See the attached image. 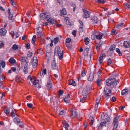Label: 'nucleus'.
Here are the masks:
<instances>
[{"mask_svg":"<svg viewBox=\"0 0 130 130\" xmlns=\"http://www.w3.org/2000/svg\"><path fill=\"white\" fill-rule=\"evenodd\" d=\"M119 117L118 116H116L115 117L113 122L118 121L117 120L119 119Z\"/></svg>","mask_w":130,"mask_h":130,"instance_id":"58","label":"nucleus"},{"mask_svg":"<svg viewBox=\"0 0 130 130\" xmlns=\"http://www.w3.org/2000/svg\"><path fill=\"white\" fill-rule=\"evenodd\" d=\"M117 34V32L116 31L115 29H113L111 31V34L112 35H113L115 34Z\"/></svg>","mask_w":130,"mask_h":130,"instance_id":"51","label":"nucleus"},{"mask_svg":"<svg viewBox=\"0 0 130 130\" xmlns=\"http://www.w3.org/2000/svg\"><path fill=\"white\" fill-rule=\"evenodd\" d=\"M106 96L105 97L106 99L107 100L109 98L110 95H111V94H105Z\"/></svg>","mask_w":130,"mask_h":130,"instance_id":"56","label":"nucleus"},{"mask_svg":"<svg viewBox=\"0 0 130 130\" xmlns=\"http://www.w3.org/2000/svg\"><path fill=\"white\" fill-rule=\"evenodd\" d=\"M116 80L115 78L108 79L106 81V85L104 88V91L105 94H111V86L112 85L113 87H115L117 84Z\"/></svg>","mask_w":130,"mask_h":130,"instance_id":"1","label":"nucleus"},{"mask_svg":"<svg viewBox=\"0 0 130 130\" xmlns=\"http://www.w3.org/2000/svg\"><path fill=\"white\" fill-rule=\"evenodd\" d=\"M4 44V42L3 41L0 42V48L3 47Z\"/></svg>","mask_w":130,"mask_h":130,"instance_id":"49","label":"nucleus"},{"mask_svg":"<svg viewBox=\"0 0 130 130\" xmlns=\"http://www.w3.org/2000/svg\"><path fill=\"white\" fill-rule=\"evenodd\" d=\"M112 63L111 59L110 58L107 61V64L109 65Z\"/></svg>","mask_w":130,"mask_h":130,"instance_id":"44","label":"nucleus"},{"mask_svg":"<svg viewBox=\"0 0 130 130\" xmlns=\"http://www.w3.org/2000/svg\"><path fill=\"white\" fill-rule=\"evenodd\" d=\"M89 41L90 39L86 37L85 38V42L86 44H88Z\"/></svg>","mask_w":130,"mask_h":130,"instance_id":"36","label":"nucleus"},{"mask_svg":"<svg viewBox=\"0 0 130 130\" xmlns=\"http://www.w3.org/2000/svg\"><path fill=\"white\" fill-rule=\"evenodd\" d=\"M76 31L75 30H74L72 32V34L74 35V37H75L76 36Z\"/></svg>","mask_w":130,"mask_h":130,"instance_id":"55","label":"nucleus"},{"mask_svg":"<svg viewBox=\"0 0 130 130\" xmlns=\"http://www.w3.org/2000/svg\"><path fill=\"white\" fill-rule=\"evenodd\" d=\"M42 49H40L38 50L37 51V53L38 54L39 53H42Z\"/></svg>","mask_w":130,"mask_h":130,"instance_id":"57","label":"nucleus"},{"mask_svg":"<svg viewBox=\"0 0 130 130\" xmlns=\"http://www.w3.org/2000/svg\"><path fill=\"white\" fill-rule=\"evenodd\" d=\"M113 123L114 124V126L113 128V129H116L118 125V122H113Z\"/></svg>","mask_w":130,"mask_h":130,"instance_id":"24","label":"nucleus"},{"mask_svg":"<svg viewBox=\"0 0 130 130\" xmlns=\"http://www.w3.org/2000/svg\"><path fill=\"white\" fill-rule=\"evenodd\" d=\"M116 100V98L114 97H113L111 98V101L113 102H114Z\"/></svg>","mask_w":130,"mask_h":130,"instance_id":"63","label":"nucleus"},{"mask_svg":"<svg viewBox=\"0 0 130 130\" xmlns=\"http://www.w3.org/2000/svg\"><path fill=\"white\" fill-rule=\"evenodd\" d=\"M70 97V95L69 94H67L65 97V98H64V99H68Z\"/></svg>","mask_w":130,"mask_h":130,"instance_id":"62","label":"nucleus"},{"mask_svg":"<svg viewBox=\"0 0 130 130\" xmlns=\"http://www.w3.org/2000/svg\"><path fill=\"white\" fill-rule=\"evenodd\" d=\"M52 69L53 70L57 69V67L56 66V64L54 60L52 63Z\"/></svg>","mask_w":130,"mask_h":130,"instance_id":"13","label":"nucleus"},{"mask_svg":"<svg viewBox=\"0 0 130 130\" xmlns=\"http://www.w3.org/2000/svg\"><path fill=\"white\" fill-rule=\"evenodd\" d=\"M11 116L12 117H14L15 116V114L13 110H12V111L11 113Z\"/></svg>","mask_w":130,"mask_h":130,"instance_id":"48","label":"nucleus"},{"mask_svg":"<svg viewBox=\"0 0 130 130\" xmlns=\"http://www.w3.org/2000/svg\"><path fill=\"white\" fill-rule=\"evenodd\" d=\"M82 94L83 96V98L84 99H85L86 98L87 95L88 94L87 89H84L83 91Z\"/></svg>","mask_w":130,"mask_h":130,"instance_id":"9","label":"nucleus"},{"mask_svg":"<svg viewBox=\"0 0 130 130\" xmlns=\"http://www.w3.org/2000/svg\"><path fill=\"white\" fill-rule=\"evenodd\" d=\"M12 48L14 50H16L18 49V47L16 44H14L12 46Z\"/></svg>","mask_w":130,"mask_h":130,"instance_id":"39","label":"nucleus"},{"mask_svg":"<svg viewBox=\"0 0 130 130\" xmlns=\"http://www.w3.org/2000/svg\"><path fill=\"white\" fill-rule=\"evenodd\" d=\"M103 59V55L102 54H101L100 55V57H99V61H100V63H101L102 62V60Z\"/></svg>","mask_w":130,"mask_h":130,"instance_id":"35","label":"nucleus"},{"mask_svg":"<svg viewBox=\"0 0 130 130\" xmlns=\"http://www.w3.org/2000/svg\"><path fill=\"white\" fill-rule=\"evenodd\" d=\"M63 92V91L61 90H59L58 91V94L59 95H62Z\"/></svg>","mask_w":130,"mask_h":130,"instance_id":"50","label":"nucleus"},{"mask_svg":"<svg viewBox=\"0 0 130 130\" xmlns=\"http://www.w3.org/2000/svg\"><path fill=\"white\" fill-rule=\"evenodd\" d=\"M15 35H16V38H18L19 37V34L18 32H16L15 34Z\"/></svg>","mask_w":130,"mask_h":130,"instance_id":"64","label":"nucleus"},{"mask_svg":"<svg viewBox=\"0 0 130 130\" xmlns=\"http://www.w3.org/2000/svg\"><path fill=\"white\" fill-rule=\"evenodd\" d=\"M102 79H101L98 78L97 79L96 83L98 86L99 87L102 84Z\"/></svg>","mask_w":130,"mask_h":130,"instance_id":"19","label":"nucleus"},{"mask_svg":"<svg viewBox=\"0 0 130 130\" xmlns=\"http://www.w3.org/2000/svg\"><path fill=\"white\" fill-rule=\"evenodd\" d=\"M7 31L4 28H2L0 29V35L2 36H4L6 34Z\"/></svg>","mask_w":130,"mask_h":130,"instance_id":"12","label":"nucleus"},{"mask_svg":"<svg viewBox=\"0 0 130 130\" xmlns=\"http://www.w3.org/2000/svg\"><path fill=\"white\" fill-rule=\"evenodd\" d=\"M76 110H74L73 111H72V115L71 117L73 118L74 117V116H76Z\"/></svg>","mask_w":130,"mask_h":130,"instance_id":"29","label":"nucleus"},{"mask_svg":"<svg viewBox=\"0 0 130 130\" xmlns=\"http://www.w3.org/2000/svg\"><path fill=\"white\" fill-rule=\"evenodd\" d=\"M115 45L114 44L112 45L109 48V50L110 51H112L115 50Z\"/></svg>","mask_w":130,"mask_h":130,"instance_id":"38","label":"nucleus"},{"mask_svg":"<svg viewBox=\"0 0 130 130\" xmlns=\"http://www.w3.org/2000/svg\"><path fill=\"white\" fill-rule=\"evenodd\" d=\"M84 12V14L83 15V17L84 18H87L89 17L90 15L89 14V12L86 10L83 9Z\"/></svg>","mask_w":130,"mask_h":130,"instance_id":"8","label":"nucleus"},{"mask_svg":"<svg viewBox=\"0 0 130 130\" xmlns=\"http://www.w3.org/2000/svg\"><path fill=\"white\" fill-rule=\"evenodd\" d=\"M123 45L125 48H129L130 46L129 44L127 41H125L123 43Z\"/></svg>","mask_w":130,"mask_h":130,"instance_id":"21","label":"nucleus"},{"mask_svg":"<svg viewBox=\"0 0 130 130\" xmlns=\"http://www.w3.org/2000/svg\"><path fill=\"white\" fill-rule=\"evenodd\" d=\"M107 121H104L101 122L98 126V128L99 129H101L104 126H106V122Z\"/></svg>","mask_w":130,"mask_h":130,"instance_id":"10","label":"nucleus"},{"mask_svg":"<svg viewBox=\"0 0 130 130\" xmlns=\"http://www.w3.org/2000/svg\"><path fill=\"white\" fill-rule=\"evenodd\" d=\"M9 19L10 20H12V22H13L14 20L13 18V16L12 14H10L9 15Z\"/></svg>","mask_w":130,"mask_h":130,"instance_id":"30","label":"nucleus"},{"mask_svg":"<svg viewBox=\"0 0 130 130\" xmlns=\"http://www.w3.org/2000/svg\"><path fill=\"white\" fill-rule=\"evenodd\" d=\"M89 49L88 48H86L85 50L84 51V55L86 56L87 55Z\"/></svg>","mask_w":130,"mask_h":130,"instance_id":"31","label":"nucleus"},{"mask_svg":"<svg viewBox=\"0 0 130 130\" xmlns=\"http://www.w3.org/2000/svg\"><path fill=\"white\" fill-rule=\"evenodd\" d=\"M97 2L99 3L104 4L105 3V1L104 0H98Z\"/></svg>","mask_w":130,"mask_h":130,"instance_id":"53","label":"nucleus"},{"mask_svg":"<svg viewBox=\"0 0 130 130\" xmlns=\"http://www.w3.org/2000/svg\"><path fill=\"white\" fill-rule=\"evenodd\" d=\"M52 87V84L50 82H48L47 84L46 87L47 89L51 88Z\"/></svg>","mask_w":130,"mask_h":130,"instance_id":"27","label":"nucleus"},{"mask_svg":"<svg viewBox=\"0 0 130 130\" xmlns=\"http://www.w3.org/2000/svg\"><path fill=\"white\" fill-rule=\"evenodd\" d=\"M59 40V38L58 37H57L54 39L53 41L55 44H57L58 43Z\"/></svg>","mask_w":130,"mask_h":130,"instance_id":"34","label":"nucleus"},{"mask_svg":"<svg viewBox=\"0 0 130 130\" xmlns=\"http://www.w3.org/2000/svg\"><path fill=\"white\" fill-rule=\"evenodd\" d=\"M30 81L31 82L33 83V84L35 85H36L37 84H38L39 83V81L38 80H35L34 78V77H33V78H30Z\"/></svg>","mask_w":130,"mask_h":130,"instance_id":"14","label":"nucleus"},{"mask_svg":"<svg viewBox=\"0 0 130 130\" xmlns=\"http://www.w3.org/2000/svg\"><path fill=\"white\" fill-rule=\"evenodd\" d=\"M28 107L30 108H31L32 107V104L31 103H28L27 105Z\"/></svg>","mask_w":130,"mask_h":130,"instance_id":"54","label":"nucleus"},{"mask_svg":"<svg viewBox=\"0 0 130 130\" xmlns=\"http://www.w3.org/2000/svg\"><path fill=\"white\" fill-rule=\"evenodd\" d=\"M36 35H34L32 40V43L34 45L35 44V42L36 41Z\"/></svg>","mask_w":130,"mask_h":130,"instance_id":"25","label":"nucleus"},{"mask_svg":"<svg viewBox=\"0 0 130 130\" xmlns=\"http://www.w3.org/2000/svg\"><path fill=\"white\" fill-rule=\"evenodd\" d=\"M38 63V60L37 57H34L33 58L32 61V65L34 68H35L37 66Z\"/></svg>","mask_w":130,"mask_h":130,"instance_id":"5","label":"nucleus"},{"mask_svg":"<svg viewBox=\"0 0 130 130\" xmlns=\"http://www.w3.org/2000/svg\"><path fill=\"white\" fill-rule=\"evenodd\" d=\"M4 111L5 113L7 115H8L10 111V109L8 108H5L4 109Z\"/></svg>","mask_w":130,"mask_h":130,"instance_id":"26","label":"nucleus"},{"mask_svg":"<svg viewBox=\"0 0 130 130\" xmlns=\"http://www.w3.org/2000/svg\"><path fill=\"white\" fill-rule=\"evenodd\" d=\"M94 119V118L91 116L89 118V122L91 126L93 124Z\"/></svg>","mask_w":130,"mask_h":130,"instance_id":"20","label":"nucleus"},{"mask_svg":"<svg viewBox=\"0 0 130 130\" xmlns=\"http://www.w3.org/2000/svg\"><path fill=\"white\" fill-rule=\"evenodd\" d=\"M71 41V39L70 38H68L66 39V41L67 43H70Z\"/></svg>","mask_w":130,"mask_h":130,"instance_id":"60","label":"nucleus"},{"mask_svg":"<svg viewBox=\"0 0 130 130\" xmlns=\"http://www.w3.org/2000/svg\"><path fill=\"white\" fill-rule=\"evenodd\" d=\"M101 118L102 119L104 120L105 121L109 122L110 121V117L107 115H105L104 113L101 115Z\"/></svg>","mask_w":130,"mask_h":130,"instance_id":"4","label":"nucleus"},{"mask_svg":"<svg viewBox=\"0 0 130 130\" xmlns=\"http://www.w3.org/2000/svg\"><path fill=\"white\" fill-rule=\"evenodd\" d=\"M83 28H79V35H82V33L83 32Z\"/></svg>","mask_w":130,"mask_h":130,"instance_id":"46","label":"nucleus"},{"mask_svg":"<svg viewBox=\"0 0 130 130\" xmlns=\"http://www.w3.org/2000/svg\"><path fill=\"white\" fill-rule=\"evenodd\" d=\"M123 24V23H121L119 24H118L117 25L116 28H117L118 30H119L121 29V28Z\"/></svg>","mask_w":130,"mask_h":130,"instance_id":"23","label":"nucleus"},{"mask_svg":"<svg viewBox=\"0 0 130 130\" xmlns=\"http://www.w3.org/2000/svg\"><path fill=\"white\" fill-rule=\"evenodd\" d=\"M9 1L11 5H12L13 7H15L16 6L15 3H14L13 0H9Z\"/></svg>","mask_w":130,"mask_h":130,"instance_id":"41","label":"nucleus"},{"mask_svg":"<svg viewBox=\"0 0 130 130\" xmlns=\"http://www.w3.org/2000/svg\"><path fill=\"white\" fill-rule=\"evenodd\" d=\"M92 22L94 23H97L98 22V20L97 17L96 16H94L91 19Z\"/></svg>","mask_w":130,"mask_h":130,"instance_id":"16","label":"nucleus"},{"mask_svg":"<svg viewBox=\"0 0 130 130\" xmlns=\"http://www.w3.org/2000/svg\"><path fill=\"white\" fill-rule=\"evenodd\" d=\"M102 72V70L101 69H100L99 71L97 73V75L98 76H100L101 75V73Z\"/></svg>","mask_w":130,"mask_h":130,"instance_id":"59","label":"nucleus"},{"mask_svg":"<svg viewBox=\"0 0 130 130\" xmlns=\"http://www.w3.org/2000/svg\"><path fill=\"white\" fill-rule=\"evenodd\" d=\"M129 90L128 89H125L122 90L121 92V94L122 95H125L127 94V93Z\"/></svg>","mask_w":130,"mask_h":130,"instance_id":"18","label":"nucleus"},{"mask_svg":"<svg viewBox=\"0 0 130 130\" xmlns=\"http://www.w3.org/2000/svg\"><path fill=\"white\" fill-rule=\"evenodd\" d=\"M1 63V65L2 66V67L3 68H4L5 67V62H4L3 61H2Z\"/></svg>","mask_w":130,"mask_h":130,"instance_id":"52","label":"nucleus"},{"mask_svg":"<svg viewBox=\"0 0 130 130\" xmlns=\"http://www.w3.org/2000/svg\"><path fill=\"white\" fill-rule=\"evenodd\" d=\"M69 84L70 85H72L73 86H75L76 85V84L75 82L72 79L70 80Z\"/></svg>","mask_w":130,"mask_h":130,"instance_id":"22","label":"nucleus"},{"mask_svg":"<svg viewBox=\"0 0 130 130\" xmlns=\"http://www.w3.org/2000/svg\"><path fill=\"white\" fill-rule=\"evenodd\" d=\"M100 101V99H99L98 100V98H97V99L96 100V103L95 105V107L98 108V104L99 103V102Z\"/></svg>","mask_w":130,"mask_h":130,"instance_id":"40","label":"nucleus"},{"mask_svg":"<svg viewBox=\"0 0 130 130\" xmlns=\"http://www.w3.org/2000/svg\"><path fill=\"white\" fill-rule=\"evenodd\" d=\"M36 35L38 38L40 37L43 35L42 33L40 32H37Z\"/></svg>","mask_w":130,"mask_h":130,"instance_id":"45","label":"nucleus"},{"mask_svg":"<svg viewBox=\"0 0 130 130\" xmlns=\"http://www.w3.org/2000/svg\"><path fill=\"white\" fill-rule=\"evenodd\" d=\"M57 54H58L59 58L60 60H61L63 57V51H61L59 46H56L55 48L54 55H55Z\"/></svg>","mask_w":130,"mask_h":130,"instance_id":"2","label":"nucleus"},{"mask_svg":"<svg viewBox=\"0 0 130 130\" xmlns=\"http://www.w3.org/2000/svg\"><path fill=\"white\" fill-rule=\"evenodd\" d=\"M67 14V11L65 8H63L62 10H60V15L61 16L65 15Z\"/></svg>","mask_w":130,"mask_h":130,"instance_id":"15","label":"nucleus"},{"mask_svg":"<svg viewBox=\"0 0 130 130\" xmlns=\"http://www.w3.org/2000/svg\"><path fill=\"white\" fill-rule=\"evenodd\" d=\"M94 75L93 73H90V74L88 80L90 82H92L94 79Z\"/></svg>","mask_w":130,"mask_h":130,"instance_id":"11","label":"nucleus"},{"mask_svg":"<svg viewBox=\"0 0 130 130\" xmlns=\"http://www.w3.org/2000/svg\"><path fill=\"white\" fill-rule=\"evenodd\" d=\"M62 123L63 125V127L66 129L68 130L67 127V123H68L66 121H65L64 122H63Z\"/></svg>","mask_w":130,"mask_h":130,"instance_id":"37","label":"nucleus"},{"mask_svg":"<svg viewBox=\"0 0 130 130\" xmlns=\"http://www.w3.org/2000/svg\"><path fill=\"white\" fill-rule=\"evenodd\" d=\"M94 33L96 38L98 39H101L102 36H104L103 34H102L98 31H96Z\"/></svg>","mask_w":130,"mask_h":130,"instance_id":"6","label":"nucleus"},{"mask_svg":"<svg viewBox=\"0 0 130 130\" xmlns=\"http://www.w3.org/2000/svg\"><path fill=\"white\" fill-rule=\"evenodd\" d=\"M40 17L41 19H44L49 18L50 17V14L48 12H44L40 14Z\"/></svg>","mask_w":130,"mask_h":130,"instance_id":"3","label":"nucleus"},{"mask_svg":"<svg viewBox=\"0 0 130 130\" xmlns=\"http://www.w3.org/2000/svg\"><path fill=\"white\" fill-rule=\"evenodd\" d=\"M23 70L25 74H26L28 72V69L27 67H26L25 66Z\"/></svg>","mask_w":130,"mask_h":130,"instance_id":"43","label":"nucleus"},{"mask_svg":"<svg viewBox=\"0 0 130 130\" xmlns=\"http://www.w3.org/2000/svg\"><path fill=\"white\" fill-rule=\"evenodd\" d=\"M26 48L28 49H29L30 48V44L28 42L26 43Z\"/></svg>","mask_w":130,"mask_h":130,"instance_id":"47","label":"nucleus"},{"mask_svg":"<svg viewBox=\"0 0 130 130\" xmlns=\"http://www.w3.org/2000/svg\"><path fill=\"white\" fill-rule=\"evenodd\" d=\"M78 22L80 24L79 28H83V23L80 20H78Z\"/></svg>","mask_w":130,"mask_h":130,"instance_id":"42","label":"nucleus"},{"mask_svg":"<svg viewBox=\"0 0 130 130\" xmlns=\"http://www.w3.org/2000/svg\"><path fill=\"white\" fill-rule=\"evenodd\" d=\"M86 75V74L85 73V71H83L82 72V76L83 77L85 76Z\"/></svg>","mask_w":130,"mask_h":130,"instance_id":"61","label":"nucleus"},{"mask_svg":"<svg viewBox=\"0 0 130 130\" xmlns=\"http://www.w3.org/2000/svg\"><path fill=\"white\" fill-rule=\"evenodd\" d=\"M47 21L48 23L52 24H56V23L55 20L51 18H50L48 19H47Z\"/></svg>","mask_w":130,"mask_h":130,"instance_id":"7","label":"nucleus"},{"mask_svg":"<svg viewBox=\"0 0 130 130\" xmlns=\"http://www.w3.org/2000/svg\"><path fill=\"white\" fill-rule=\"evenodd\" d=\"M9 61L11 63H13L16 62L15 60L13 58H10L9 60Z\"/></svg>","mask_w":130,"mask_h":130,"instance_id":"33","label":"nucleus"},{"mask_svg":"<svg viewBox=\"0 0 130 130\" xmlns=\"http://www.w3.org/2000/svg\"><path fill=\"white\" fill-rule=\"evenodd\" d=\"M96 45L97 51L99 52L100 50V47H102L101 43V42H99L98 44H97Z\"/></svg>","mask_w":130,"mask_h":130,"instance_id":"17","label":"nucleus"},{"mask_svg":"<svg viewBox=\"0 0 130 130\" xmlns=\"http://www.w3.org/2000/svg\"><path fill=\"white\" fill-rule=\"evenodd\" d=\"M116 52L119 54V55L120 56H122V53L120 52V49H119L118 48H117L116 49Z\"/></svg>","mask_w":130,"mask_h":130,"instance_id":"32","label":"nucleus"},{"mask_svg":"<svg viewBox=\"0 0 130 130\" xmlns=\"http://www.w3.org/2000/svg\"><path fill=\"white\" fill-rule=\"evenodd\" d=\"M14 121L15 122H17V124H19L20 123H22V122L20 121V119L18 118H15L14 119Z\"/></svg>","mask_w":130,"mask_h":130,"instance_id":"28","label":"nucleus"}]
</instances>
